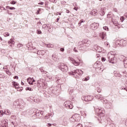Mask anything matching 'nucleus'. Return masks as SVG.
Here are the masks:
<instances>
[{
	"mask_svg": "<svg viewBox=\"0 0 127 127\" xmlns=\"http://www.w3.org/2000/svg\"><path fill=\"white\" fill-rule=\"evenodd\" d=\"M68 74L74 76L75 78L78 79V78H79V76L78 75H82L83 74V71L81 70L76 69L74 70V71L68 72Z\"/></svg>",
	"mask_w": 127,
	"mask_h": 127,
	"instance_id": "2",
	"label": "nucleus"
},
{
	"mask_svg": "<svg viewBox=\"0 0 127 127\" xmlns=\"http://www.w3.org/2000/svg\"><path fill=\"white\" fill-rule=\"evenodd\" d=\"M17 91H18L19 92H21V91H22V88L18 89Z\"/></svg>",
	"mask_w": 127,
	"mask_h": 127,
	"instance_id": "58",
	"label": "nucleus"
},
{
	"mask_svg": "<svg viewBox=\"0 0 127 127\" xmlns=\"http://www.w3.org/2000/svg\"><path fill=\"white\" fill-rule=\"evenodd\" d=\"M91 13L92 15H97V14H98V13L97 12V10L96 9L92 10Z\"/></svg>",
	"mask_w": 127,
	"mask_h": 127,
	"instance_id": "20",
	"label": "nucleus"
},
{
	"mask_svg": "<svg viewBox=\"0 0 127 127\" xmlns=\"http://www.w3.org/2000/svg\"><path fill=\"white\" fill-rule=\"evenodd\" d=\"M85 21V20L81 19L78 22V26H81L82 23Z\"/></svg>",
	"mask_w": 127,
	"mask_h": 127,
	"instance_id": "26",
	"label": "nucleus"
},
{
	"mask_svg": "<svg viewBox=\"0 0 127 127\" xmlns=\"http://www.w3.org/2000/svg\"><path fill=\"white\" fill-rule=\"evenodd\" d=\"M40 70L41 72H44L45 74H46V73H47V71H44V70L42 69V68H40Z\"/></svg>",
	"mask_w": 127,
	"mask_h": 127,
	"instance_id": "47",
	"label": "nucleus"
},
{
	"mask_svg": "<svg viewBox=\"0 0 127 127\" xmlns=\"http://www.w3.org/2000/svg\"><path fill=\"white\" fill-rule=\"evenodd\" d=\"M46 77H47V78H49V79H52V77L49 76V75H48V74H47V75H46Z\"/></svg>",
	"mask_w": 127,
	"mask_h": 127,
	"instance_id": "50",
	"label": "nucleus"
},
{
	"mask_svg": "<svg viewBox=\"0 0 127 127\" xmlns=\"http://www.w3.org/2000/svg\"><path fill=\"white\" fill-rule=\"evenodd\" d=\"M115 77H122V73H120V72H116L114 73Z\"/></svg>",
	"mask_w": 127,
	"mask_h": 127,
	"instance_id": "22",
	"label": "nucleus"
},
{
	"mask_svg": "<svg viewBox=\"0 0 127 127\" xmlns=\"http://www.w3.org/2000/svg\"><path fill=\"white\" fill-rule=\"evenodd\" d=\"M4 36L5 37H7V36H9V33L7 32L4 33Z\"/></svg>",
	"mask_w": 127,
	"mask_h": 127,
	"instance_id": "31",
	"label": "nucleus"
},
{
	"mask_svg": "<svg viewBox=\"0 0 127 127\" xmlns=\"http://www.w3.org/2000/svg\"><path fill=\"white\" fill-rule=\"evenodd\" d=\"M41 11V8H38V9L37 10V11L36 12V14H39Z\"/></svg>",
	"mask_w": 127,
	"mask_h": 127,
	"instance_id": "35",
	"label": "nucleus"
},
{
	"mask_svg": "<svg viewBox=\"0 0 127 127\" xmlns=\"http://www.w3.org/2000/svg\"><path fill=\"white\" fill-rule=\"evenodd\" d=\"M40 114L42 116L43 115V114H44V112L41 111H40Z\"/></svg>",
	"mask_w": 127,
	"mask_h": 127,
	"instance_id": "56",
	"label": "nucleus"
},
{
	"mask_svg": "<svg viewBox=\"0 0 127 127\" xmlns=\"http://www.w3.org/2000/svg\"><path fill=\"white\" fill-rule=\"evenodd\" d=\"M86 98L88 102H90V101H92L93 99V96H90V95L87 96Z\"/></svg>",
	"mask_w": 127,
	"mask_h": 127,
	"instance_id": "18",
	"label": "nucleus"
},
{
	"mask_svg": "<svg viewBox=\"0 0 127 127\" xmlns=\"http://www.w3.org/2000/svg\"><path fill=\"white\" fill-rule=\"evenodd\" d=\"M22 46H23V45H22V44H18L17 46V48L20 49L21 48V47H22Z\"/></svg>",
	"mask_w": 127,
	"mask_h": 127,
	"instance_id": "30",
	"label": "nucleus"
},
{
	"mask_svg": "<svg viewBox=\"0 0 127 127\" xmlns=\"http://www.w3.org/2000/svg\"><path fill=\"white\" fill-rule=\"evenodd\" d=\"M45 45L48 48H53L54 47V45L51 44H45Z\"/></svg>",
	"mask_w": 127,
	"mask_h": 127,
	"instance_id": "16",
	"label": "nucleus"
},
{
	"mask_svg": "<svg viewBox=\"0 0 127 127\" xmlns=\"http://www.w3.org/2000/svg\"><path fill=\"white\" fill-rule=\"evenodd\" d=\"M103 29H104V30H106L107 31H109V27L107 26L103 27Z\"/></svg>",
	"mask_w": 127,
	"mask_h": 127,
	"instance_id": "34",
	"label": "nucleus"
},
{
	"mask_svg": "<svg viewBox=\"0 0 127 127\" xmlns=\"http://www.w3.org/2000/svg\"><path fill=\"white\" fill-rule=\"evenodd\" d=\"M59 68L63 71V72H64V71H68V66L65 65L64 63L60 64Z\"/></svg>",
	"mask_w": 127,
	"mask_h": 127,
	"instance_id": "4",
	"label": "nucleus"
},
{
	"mask_svg": "<svg viewBox=\"0 0 127 127\" xmlns=\"http://www.w3.org/2000/svg\"><path fill=\"white\" fill-rule=\"evenodd\" d=\"M14 106H20V104H19V102L18 101H15L14 102Z\"/></svg>",
	"mask_w": 127,
	"mask_h": 127,
	"instance_id": "28",
	"label": "nucleus"
},
{
	"mask_svg": "<svg viewBox=\"0 0 127 127\" xmlns=\"http://www.w3.org/2000/svg\"><path fill=\"white\" fill-rule=\"evenodd\" d=\"M9 9H11V10H13L15 9V7H10Z\"/></svg>",
	"mask_w": 127,
	"mask_h": 127,
	"instance_id": "52",
	"label": "nucleus"
},
{
	"mask_svg": "<svg viewBox=\"0 0 127 127\" xmlns=\"http://www.w3.org/2000/svg\"><path fill=\"white\" fill-rule=\"evenodd\" d=\"M89 79L90 77L89 76H86L84 79V81H88V80H89Z\"/></svg>",
	"mask_w": 127,
	"mask_h": 127,
	"instance_id": "44",
	"label": "nucleus"
},
{
	"mask_svg": "<svg viewBox=\"0 0 127 127\" xmlns=\"http://www.w3.org/2000/svg\"><path fill=\"white\" fill-rule=\"evenodd\" d=\"M49 115H46L45 116V119H46V120H48V119H49Z\"/></svg>",
	"mask_w": 127,
	"mask_h": 127,
	"instance_id": "38",
	"label": "nucleus"
},
{
	"mask_svg": "<svg viewBox=\"0 0 127 127\" xmlns=\"http://www.w3.org/2000/svg\"><path fill=\"white\" fill-rule=\"evenodd\" d=\"M69 103H70L69 101L65 102L64 103V106H65V107L66 108H68V107H69V105H70V104H69Z\"/></svg>",
	"mask_w": 127,
	"mask_h": 127,
	"instance_id": "21",
	"label": "nucleus"
},
{
	"mask_svg": "<svg viewBox=\"0 0 127 127\" xmlns=\"http://www.w3.org/2000/svg\"><path fill=\"white\" fill-rule=\"evenodd\" d=\"M0 127H8V126L7 125V126H5V125H3L2 123H1Z\"/></svg>",
	"mask_w": 127,
	"mask_h": 127,
	"instance_id": "39",
	"label": "nucleus"
},
{
	"mask_svg": "<svg viewBox=\"0 0 127 127\" xmlns=\"http://www.w3.org/2000/svg\"><path fill=\"white\" fill-rule=\"evenodd\" d=\"M123 62L125 68H127V60H124Z\"/></svg>",
	"mask_w": 127,
	"mask_h": 127,
	"instance_id": "24",
	"label": "nucleus"
},
{
	"mask_svg": "<svg viewBox=\"0 0 127 127\" xmlns=\"http://www.w3.org/2000/svg\"><path fill=\"white\" fill-rule=\"evenodd\" d=\"M84 43L87 47L91 45V41L89 40H85V41H84Z\"/></svg>",
	"mask_w": 127,
	"mask_h": 127,
	"instance_id": "12",
	"label": "nucleus"
},
{
	"mask_svg": "<svg viewBox=\"0 0 127 127\" xmlns=\"http://www.w3.org/2000/svg\"><path fill=\"white\" fill-rule=\"evenodd\" d=\"M14 79H18V76H14Z\"/></svg>",
	"mask_w": 127,
	"mask_h": 127,
	"instance_id": "63",
	"label": "nucleus"
},
{
	"mask_svg": "<svg viewBox=\"0 0 127 127\" xmlns=\"http://www.w3.org/2000/svg\"><path fill=\"white\" fill-rule=\"evenodd\" d=\"M99 100H100V101H102V103H105V104H107V103H108V101H107V100L103 98V96L102 95H100Z\"/></svg>",
	"mask_w": 127,
	"mask_h": 127,
	"instance_id": "15",
	"label": "nucleus"
},
{
	"mask_svg": "<svg viewBox=\"0 0 127 127\" xmlns=\"http://www.w3.org/2000/svg\"><path fill=\"white\" fill-rule=\"evenodd\" d=\"M52 58H53V60H54V61H57V60L58 59V58L57 56L56 55V54H53Z\"/></svg>",
	"mask_w": 127,
	"mask_h": 127,
	"instance_id": "17",
	"label": "nucleus"
},
{
	"mask_svg": "<svg viewBox=\"0 0 127 127\" xmlns=\"http://www.w3.org/2000/svg\"><path fill=\"white\" fill-rule=\"evenodd\" d=\"M37 34H41L42 32H41V30H37Z\"/></svg>",
	"mask_w": 127,
	"mask_h": 127,
	"instance_id": "41",
	"label": "nucleus"
},
{
	"mask_svg": "<svg viewBox=\"0 0 127 127\" xmlns=\"http://www.w3.org/2000/svg\"><path fill=\"white\" fill-rule=\"evenodd\" d=\"M26 91H31V88H30V87H26Z\"/></svg>",
	"mask_w": 127,
	"mask_h": 127,
	"instance_id": "45",
	"label": "nucleus"
},
{
	"mask_svg": "<svg viewBox=\"0 0 127 127\" xmlns=\"http://www.w3.org/2000/svg\"><path fill=\"white\" fill-rule=\"evenodd\" d=\"M101 60L103 62H105V61L106 60V58L102 57L101 59Z\"/></svg>",
	"mask_w": 127,
	"mask_h": 127,
	"instance_id": "51",
	"label": "nucleus"
},
{
	"mask_svg": "<svg viewBox=\"0 0 127 127\" xmlns=\"http://www.w3.org/2000/svg\"><path fill=\"white\" fill-rule=\"evenodd\" d=\"M45 53H46V52H45V51L40 50L37 51V54H38V55H45Z\"/></svg>",
	"mask_w": 127,
	"mask_h": 127,
	"instance_id": "11",
	"label": "nucleus"
},
{
	"mask_svg": "<svg viewBox=\"0 0 127 127\" xmlns=\"http://www.w3.org/2000/svg\"><path fill=\"white\" fill-rule=\"evenodd\" d=\"M27 82L28 83L30 84L31 85V82L32 81V78L31 77H29L27 79Z\"/></svg>",
	"mask_w": 127,
	"mask_h": 127,
	"instance_id": "25",
	"label": "nucleus"
},
{
	"mask_svg": "<svg viewBox=\"0 0 127 127\" xmlns=\"http://www.w3.org/2000/svg\"><path fill=\"white\" fill-rule=\"evenodd\" d=\"M38 4H40L41 5H43V4H44V2H40L38 3Z\"/></svg>",
	"mask_w": 127,
	"mask_h": 127,
	"instance_id": "53",
	"label": "nucleus"
},
{
	"mask_svg": "<svg viewBox=\"0 0 127 127\" xmlns=\"http://www.w3.org/2000/svg\"><path fill=\"white\" fill-rule=\"evenodd\" d=\"M81 99L82 100V101H85V100H86V96H83L81 97Z\"/></svg>",
	"mask_w": 127,
	"mask_h": 127,
	"instance_id": "48",
	"label": "nucleus"
},
{
	"mask_svg": "<svg viewBox=\"0 0 127 127\" xmlns=\"http://www.w3.org/2000/svg\"><path fill=\"white\" fill-rule=\"evenodd\" d=\"M22 115L23 116H24L25 115H26V111H25L22 113Z\"/></svg>",
	"mask_w": 127,
	"mask_h": 127,
	"instance_id": "60",
	"label": "nucleus"
},
{
	"mask_svg": "<svg viewBox=\"0 0 127 127\" xmlns=\"http://www.w3.org/2000/svg\"><path fill=\"white\" fill-rule=\"evenodd\" d=\"M78 48H79L80 50H83L84 48H85V46L84 45V43L83 42L80 41L78 43Z\"/></svg>",
	"mask_w": 127,
	"mask_h": 127,
	"instance_id": "7",
	"label": "nucleus"
},
{
	"mask_svg": "<svg viewBox=\"0 0 127 127\" xmlns=\"http://www.w3.org/2000/svg\"><path fill=\"white\" fill-rule=\"evenodd\" d=\"M60 50H61V51L62 52H64V48H61L60 49Z\"/></svg>",
	"mask_w": 127,
	"mask_h": 127,
	"instance_id": "57",
	"label": "nucleus"
},
{
	"mask_svg": "<svg viewBox=\"0 0 127 127\" xmlns=\"http://www.w3.org/2000/svg\"><path fill=\"white\" fill-rule=\"evenodd\" d=\"M68 92H69L70 95H71V94H72V93H73V92H74V91L73 90L68 89Z\"/></svg>",
	"mask_w": 127,
	"mask_h": 127,
	"instance_id": "46",
	"label": "nucleus"
},
{
	"mask_svg": "<svg viewBox=\"0 0 127 127\" xmlns=\"http://www.w3.org/2000/svg\"><path fill=\"white\" fill-rule=\"evenodd\" d=\"M42 81H43V79H40L37 81V84L38 85V86H39V85H40V82H41Z\"/></svg>",
	"mask_w": 127,
	"mask_h": 127,
	"instance_id": "37",
	"label": "nucleus"
},
{
	"mask_svg": "<svg viewBox=\"0 0 127 127\" xmlns=\"http://www.w3.org/2000/svg\"><path fill=\"white\" fill-rule=\"evenodd\" d=\"M50 1L52 2H56V1L55 0H50Z\"/></svg>",
	"mask_w": 127,
	"mask_h": 127,
	"instance_id": "62",
	"label": "nucleus"
},
{
	"mask_svg": "<svg viewBox=\"0 0 127 127\" xmlns=\"http://www.w3.org/2000/svg\"><path fill=\"white\" fill-rule=\"evenodd\" d=\"M76 127H83V126L81 124H79Z\"/></svg>",
	"mask_w": 127,
	"mask_h": 127,
	"instance_id": "49",
	"label": "nucleus"
},
{
	"mask_svg": "<svg viewBox=\"0 0 127 127\" xmlns=\"http://www.w3.org/2000/svg\"><path fill=\"white\" fill-rule=\"evenodd\" d=\"M116 56V52H111L109 53L107 55V57L109 59V61L110 63L112 64H115L117 62L116 59H115V57Z\"/></svg>",
	"mask_w": 127,
	"mask_h": 127,
	"instance_id": "1",
	"label": "nucleus"
},
{
	"mask_svg": "<svg viewBox=\"0 0 127 127\" xmlns=\"http://www.w3.org/2000/svg\"><path fill=\"white\" fill-rule=\"evenodd\" d=\"M32 81L31 83V85H33V83H35V80H34V79H33V78H32Z\"/></svg>",
	"mask_w": 127,
	"mask_h": 127,
	"instance_id": "42",
	"label": "nucleus"
},
{
	"mask_svg": "<svg viewBox=\"0 0 127 127\" xmlns=\"http://www.w3.org/2000/svg\"><path fill=\"white\" fill-rule=\"evenodd\" d=\"M68 60L71 61V63H72L73 65H75V66H79V65H80L79 62L76 61L74 59L71 57H69Z\"/></svg>",
	"mask_w": 127,
	"mask_h": 127,
	"instance_id": "5",
	"label": "nucleus"
},
{
	"mask_svg": "<svg viewBox=\"0 0 127 127\" xmlns=\"http://www.w3.org/2000/svg\"><path fill=\"white\" fill-rule=\"evenodd\" d=\"M69 120L70 122H72V123H74V122H75V117H74V115L71 118H70Z\"/></svg>",
	"mask_w": 127,
	"mask_h": 127,
	"instance_id": "27",
	"label": "nucleus"
},
{
	"mask_svg": "<svg viewBox=\"0 0 127 127\" xmlns=\"http://www.w3.org/2000/svg\"><path fill=\"white\" fill-rule=\"evenodd\" d=\"M57 87L59 88L60 89V90H61V85L60 84H59L57 86Z\"/></svg>",
	"mask_w": 127,
	"mask_h": 127,
	"instance_id": "54",
	"label": "nucleus"
},
{
	"mask_svg": "<svg viewBox=\"0 0 127 127\" xmlns=\"http://www.w3.org/2000/svg\"><path fill=\"white\" fill-rule=\"evenodd\" d=\"M103 50V48L99 47L98 49L97 50V52H102V51Z\"/></svg>",
	"mask_w": 127,
	"mask_h": 127,
	"instance_id": "32",
	"label": "nucleus"
},
{
	"mask_svg": "<svg viewBox=\"0 0 127 127\" xmlns=\"http://www.w3.org/2000/svg\"><path fill=\"white\" fill-rule=\"evenodd\" d=\"M42 27L43 28L47 29V28H48V26L47 24H44V25H43Z\"/></svg>",
	"mask_w": 127,
	"mask_h": 127,
	"instance_id": "33",
	"label": "nucleus"
},
{
	"mask_svg": "<svg viewBox=\"0 0 127 127\" xmlns=\"http://www.w3.org/2000/svg\"><path fill=\"white\" fill-rule=\"evenodd\" d=\"M35 115H36V116H39V112H36V114H35Z\"/></svg>",
	"mask_w": 127,
	"mask_h": 127,
	"instance_id": "59",
	"label": "nucleus"
},
{
	"mask_svg": "<svg viewBox=\"0 0 127 127\" xmlns=\"http://www.w3.org/2000/svg\"><path fill=\"white\" fill-rule=\"evenodd\" d=\"M68 109H73V105H72L71 104H69V105L68 106Z\"/></svg>",
	"mask_w": 127,
	"mask_h": 127,
	"instance_id": "40",
	"label": "nucleus"
},
{
	"mask_svg": "<svg viewBox=\"0 0 127 127\" xmlns=\"http://www.w3.org/2000/svg\"><path fill=\"white\" fill-rule=\"evenodd\" d=\"M122 73H123V74H125L126 75H127V71H123Z\"/></svg>",
	"mask_w": 127,
	"mask_h": 127,
	"instance_id": "64",
	"label": "nucleus"
},
{
	"mask_svg": "<svg viewBox=\"0 0 127 127\" xmlns=\"http://www.w3.org/2000/svg\"><path fill=\"white\" fill-rule=\"evenodd\" d=\"M10 3L11 4H15V3H16V2L14 0H12L10 2Z\"/></svg>",
	"mask_w": 127,
	"mask_h": 127,
	"instance_id": "36",
	"label": "nucleus"
},
{
	"mask_svg": "<svg viewBox=\"0 0 127 127\" xmlns=\"http://www.w3.org/2000/svg\"><path fill=\"white\" fill-rule=\"evenodd\" d=\"M100 97H101V95H100V94H98L96 96V99H98V100H99Z\"/></svg>",
	"mask_w": 127,
	"mask_h": 127,
	"instance_id": "43",
	"label": "nucleus"
},
{
	"mask_svg": "<svg viewBox=\"0 0 127 127\" xmlns=\"http://www.w3.org/2000/svg\"><path fill=\"white\" fill-rule=\"evenodd\" d=\"M99 35L102 39H105V37H106V32H102L100 33Z\"/></svg>",
	"mask_w": 127,
	"mask_h": 127,
	"instance_id": "13",
	"label": "nucleus"
},
{
	"mask_svg": "<svg viewBox=\"0 0 127 127\" xmlns=\"http://www.w3.org/2000/svg\"><path fill=\"white\" fill-rule=\"evenodd\" d=\"M117 42L119 45H122V46H126L127 45V41H125L124 40H121L120 41L118 40Z\"/></svg>",
	"mask_w": 127,
	"mask_h": 127,
	"instance_id": "8",
	"label": "nucleus"
},
{
	"mask_svg": "<svg viewBox=\"0 0 127 127\" xmlns=\"http://www.w3.org/2000/svg\"><path fill=\"white\" fill-rule=\"evenodd\" d=\"M0 113L1 114L2 116L3 115V114L9 116V115H10V111H9V110H6L5 111H4V112L0 111Z\"/></svg>",
	"mask_w": 127,
	"mask_h": 127,
	"instance_id": "14",
	"label": "nucleus"
},
{
	"mask_svg": "<svg viewBox=\"0 0 127 127\" xmlns=\"http://www.w3.org/2000/svg\"><path fill=\"white\" fill-rule=\"evenodd\" d=\"M1 124H2V125H5V127H7V126H8V120H2Z\"/></svg>",
	"mask_w": 127,
	"mask_h": 127,
	"instance_id": "10",
	"label": "nucleus"
},
{
	"mask_svg": "<svg viewBox=\"0 0 127 127\" xmlns=\"http://www.w3.org/2000/svg\"><path fill=\"white\" fill-rule=\"evenodd\" d=\"M99 23H93L91 24V28L93 30H96L99 27Z\"/></svg>",
	"mask_w": 127,
	"mask_h": 127,
	"instance_id": "6",
	"label": "nucleus"
},
{
	"mask_svg": "<svg viewBox=\"0 0 127 127\" xmlns=\"http://www.w3.org/2000/svg\"><path fill=\"white\" fill-rule=\"evenodd\" d=\"M100 14L102 16H103V15H105V10H104V8L101 9V10L100 11Z\"/></svg>",
	"mask_w": 127,
	"mask_h": 127,
	"instance_id": "19",
	"label": "nucleus"
},
{
	"mask_svg": "<svg viewBox=\"0 0 127 127\" xmlns=\"http://www.w3.org/2000/svg\"><path fill=\"white\" fill-rule=\"evenodd\" d=\"M96 113L97 114L98 117H100V119H102L103 117H105L106 112H105V109H104V108H99L96 110Z\"/></svg>",
	"mask_w": 127,
	"mask_h": 127,
	"instance_id": "3",
	"label": "nucleus"
},
{
	"mask_svg": "<svg viewBox=\"0 0 127 127\" xmlns=\"http://www.w3.org/2000/svg\"><path fill=\"white\" fill-rule=\"evenodd\" d=\"M73 118H74L75 122H80V120H81V118H80V115H79V114L73 115Z\"/></svg>",
	"mask_w": 127,
	"mask_h": 127,
	"instance_id": "9",
	"label": "nucleus"
},
{
	"mask_svg": "<svg viewBox=\"0 0 127 127\" xmlns=\"http://www.w3.org/2000/svg\"><path fill=\"white\" fill-rule=\"evenodd\" d=\"M97 92H98V93H101V89L98 88Z\"/></svg>",
	"mask_w": 127,
	"mask_h": 127,
	"instance_id": "55",
	"label": "nucleus"
},
{
	"mask_svg": "<svg viewBox=\"0 0 127 127\" xmlns=\"http://www.w3.org/2000/svg\"><path fill=\"white\" fill-rule=\"evenodd\" d=\"M13 86L16 89H18V88H19V84L15 82H14Z\"/></svg>",
	"mask_w": 127,
	"mask_h": 127,
	"instance_id": "23",
	"label": "nucleus"
},
{
	"mask_svg": "<svg viewBox=\"0 0 127 127\" xmlns=\"http://www.w3.org/2000/svg\"><path fill=\"white\" fill-rule=\"evenodd\" d=\"M99 46H97V45H95L94 46V51H97V50L99 48Z\"/></svg>",
	"mask_w": 127,
	"mask_h": 127,
	"instance_id": "29",
	"label": "nucleus"
},
{
	"mask_svg": "<svg viewBox=\"0 0 127 127\" xmlns=\"http://www.w3.org/2000/svg\"><path fill=\"white\" fill-rule=\"evenodd\" d=\"M8 43L10 44V43H11V44H12L13 43V41H9Z\"/></svg>",
	"mask_w": 127,
	"mask_h": 127,
	"instance_id": "61",
	"label": "nucleus"
}]
</instances>
